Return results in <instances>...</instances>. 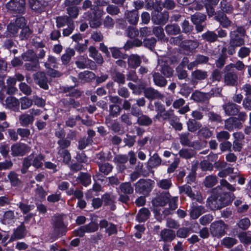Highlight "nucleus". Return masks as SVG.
Returning a JSON list of instances; mask_svg holds the SVG:
<instances>
[{"instance_id": "f257e3e1", "label": "nucleus", "mask_w": 251, "mask_h": 251, "mask_svg": "<svg viewBox=\"0 0 251 251\" xmlns=\"http://www.w3.org/2000/svg\"><path fill=\"white\" fill-rule=\"evenodd\" d=\"M214 193L217 196H211L207 200V206L212 210L222 208L230 203L231 198L230 194L223 193L220 187H217Z\"/></svg>"}, {"instance_id": "f03ea898", "label": "nucleus", "mask_w": 251, "mask_h": 251, "mask_svg": "<svg viewBox=\"0 0 251 251\" xmlns=\"http://www.w3.org/2000/svg\"><path fill=\"white\" fill-rule=\"evenodd\" d=\"M245 30L242 26H236L229 33L230 41L228 53L232 55L235 52V48L243 45L245 43Z\"/></svg>"}, {"instance_id": "7ed1b4c3", "label": "nucleus", "mask_w": 251, "mask_h": 251, "mask_svg": "<svg viewBox=\"0 0 251 251\" xmlns=\"http://www.w3.org/2000/svg\"><path fill=\"white\" fill-rule=\"evenodd\" d=\"M103 11L95 6L93 10L85 13L83 18L88 21L90 25L92 28H96L101 24L100 19L103 15Z\"/></svg>"}, {"instance_id": "20e7f679", "label": "nucleus", "mask_w": 251, "mask_h": 251, "mask_svg": "<svg viewBox=\"0 0 251 251\" xmlns=\"http://www.w3.org/2000/svg\"><path fill=\"white\" fill-rule=\"evenodd\" d=\"M172 61L167 56H161L158 59L157 68L165 76L169 77L172 76L173 69L170 66Z\"/></svg>"}, {"instance_id": "39448f33", "label": "nucleus", "mask_w": 251, "mask_h": 251, "mask_svg": "<svg viewBox=\"0 0 251 251\" xmlns=\"http://www.w3.org/2000/svg\"><path fill=\"white\" fill-rule=\"evenodd\" d=\"M135 188L136 192L148 195L153 188L152 181L150 179H140L135 184Z\"/></svg>"}, {"instance_id": "423d86ee", "label": "nucleus", "mask_w": 251, "mask_h": 251, "mask_svg": "<svg viewBox=\"0 0 251 251\" xmlns=\"http://www.w3.org/2000/svg\"><path fill=\"white\" fill-rule=\"evenodd\" d=\"M25 0H10L6 4V7L13 13L23 14L25 11Z\"/></svg>"}, {"instance_id": "0eeeda50", "label": "nucleus", "mask_w": 251, "mask_h": 251, "mask_svg": "<svg viewBox=\"0 0 251 251\" xmlns=\"http://www.w3.org/2000/svg\"><path fill=\"white\" fill-rule=\"evenodd\" d=\"M226 226L224 222L219 221L213 223L210 226V232L213 236L220 238L226 233Z\"/></svg>"}, {"instance_id": "6e6552de", "label": "nucleus", "mask_w": 251, "mask_h": 251, "mask_svg": "<svg viewBox=\"0 0 251 251\" xmlns=\"http://www.w3.org/2000/svg\"><path fill=\"white\" fill-rule=\"evenodd\" d=\"M44 158V156L42 154L35 155L34 153H31L25 158L30 164V166L32 165L35 168L38 169L42 167Z\"/></svg>"}, {"instance_id": "1a4fd4ad", "label": "nucleus", "mask_w": 251, "mask_h": 251, "mask_svg": "<svg viewBox=\"0 0 251 251\" xmlns=\"http://www.w3.org/2000/svg\"><path fill=\"white\" fill-rule=\"evenodd\" d=\"M224 126L229 131H232L234 129L241 128L242 125L237 118L232 117L225 120Z\"/></svg>"}, {"instance_id": "9d476101", "label": "nucleus", "mask_w": 251, "mask_h": 251, "mask_svg": "<svg viewBox=\"0 0 251 251\" xmlns=\"http://www.w3.org/2000/svg\"><path fill=\"white\" fill-rule=\"evenodd\" d=\"M99 225L100 228L105 229V231L108 236L116 234L117 232L116 225L111 223H108L106 220H101Z\"/></svg>"}, {"instance_id": "9b49d317", "label": "nucleus", "mask_w": 251, "mask_h": 251, "mask_svg": "<svg viewBox=\"0 0 251 251\" xmlns=\"http://www.w3.org/2000/svg\"><path fill=\"white\" fill-rule=\"evenodd\" d=\"M34 80L40 87L45 90L49 89L48 79L46 75L43 72H38L34 75Z\"/></svg>"}, {"instance_id": "f8f14e48", "label": "nucleus", "mask_w": 251, "mask_h": 251, "mask_svg": "<svg viewBox=\"0 0 251 251\" xmlns=\"http://www.w3.org/2000/svg\"><path fill=\"white\" fill-rule=\"evenodd\" d=\"M170 194L169 193L161 194L152 201V203L155 206H164L169 202Z\"/></svg>"}, {"instance_id": "ddd939ff", "label": "nucleus", "mask_w": 251, "mask_h": 251, "mask_svg": "<svg viewBox=\"0 0 251 251\" xmlns=\"http://www.w3.org/2000/svg\"><path fill=\"white\" fill-rule=\"evenodd\" d=\"M53 228L57 235L63 234L66 232V226L63 223L61 217H56L54 220Z\"/></svg>"}, {"instance_id": "4468645a", "label": "nucleus", "mask_w": 251, "mask_h": 251, "mask_svg": "<svg viewBox=\"0 0 251 251\" xmlns=\"http://www.w3.org/2000/svg\"><path fill=\"white\" fill-rule=\"evenodd\" d=\"M191 21L196 25V28L198 32L203 30V25H201L204 22V15L200 13H196L191 17Z\"/></svg>"}, {"instance_id": "2eb2a0df", "label": "nucleus", "mask_w": 251, "mask_h": 251, "mask_svg": "<svg viewBox=\"0 0 251 251\" xmlns=\"http://www.w3.org/2000/svg\"><path fill=\"white\" fill-rule=\"evenodd\" d=\"M98 229V225L95 223L91 222L86 225L81 226L78 231V234L82 236L84 232H94Z\"/></svg>"}, {"instance_id": "dca6fc26", "label": "nucleus", "mask_w": 251, "mask_h": 251, "mask_svg": "<svg viewBox=\"0 0 251 251\" xmlns=\"http://www.w3.org/2000/svg\"><path fill=\"white\" fill-rule=\"evenodd\" d=\"M145 96L148 99H162L164 98L163 94L152 88H148L144 90Z\"/></svg>"}, {"instance_id": "f3484780", "label": "nucleus", "mask_w": 251, "mask_h": 251, "mask_svg": "<svg viewBox=\"0 0 251 251\" xmlns=\"http://www.w3.org/2000/svg\"><path fill=\"white\" fill-rule=\"evenodd\" d=\"M161 239L165 242H171L176 237V232L175 231L170 229H164L160 234Z\"/></svg>"}, {"instance_id": "a211bd4d", "label": "nucleus", "mask_w": 251, "mask_h": 251, "mask_svg": "<svg viewBox=\"0 0 251 251\" xmlns=\"http://www.w3.org/2000/svg\"><path fill=\"white\" fill-rule=\"evenodd\" d=\"M225 113L228 115H235L239 112L240 106L233 103H227L223 105Z\"/></svg>"}, {"instance_id": "6ab92c4d", "label": "nucleus", "mask_w": 251, "mask_h": 251, "mask_svg": "<svg viewBox=\"0 0 251 251\" xmlns=\"http://www.w3.org/2000/svg\"><path fill=\"white\" fill-rule=\"evenodd\" d=\"M169 18L167 12L162 13L157 11L156 14H154L152 16V21L156 24H164L166 22Z\"/></svg>"}, {"instance_id": "aec40b11", "label": "nucleus", "mask_w": 251, "mask_h": 251, "mask_svg": "<svg viewBox=\"0 0 251 251\" xmlns=\"http://www.w3.org/2000/svg\"><path fill=\"white\" fill-rule=\"evenodd\" d=\"M125 15L126 19L130 24L136 25L137 24L139 16L136 10L126 11Z\"/></svg>"}, {"instance_id": "412c9836", "label": "nucleus", "mask_w": 251, "mask_h": 251, "mask_svg": "<svg viewBox=\"0 0 251 251\" xmlns=\"http://www.w3.org/2000/svg\"><path fill=\"white\" fill-rule=\"evenodd\" d=\"M225 76V82L228 85H234L237 83V76L235 73L232 70L230 71H226Z\"/></svg>"}, {"instance_id": "4be33fe9", "label": "nucleus", "mask_w": 251, "mask_h": 251, "mask_svg": "<svg viewBox=\"0 0 251 251\" xmlns=\"http://www.w3.org/2000/svg\"><path fill=\"white\" fill-rule=\"evenodd\" d=\"M188 62V60L187 58H184L182 62L176 68L177 76L179 79H185L187 76L186 71L185 70H183L182 69L186 64H187Z\"/></svg>"}, {"instance_id": "5701e85b", "label": "nucleus", "mask_w": 251, "mask_h": 251, "mask_svg": "<svg viewBox=\"0 0 251 251\" xmlns=\"http://www.w3.org/2000/svg\"><path fill=\"white\" fill-rule=\"evenodd\" d=\"M215 19L219 22L220 25L225 28H227L231 25V22L223 13H218L215 16Z\"/></svg>"}, {"instance_id": "b1692460", "label": "nucleus", "mask_w": 251, "mask_h": 251, "mask_svg": "<svg viewBox=\"0 0 251 251\" xmlns=\"http://www.w3.org/2000/svg\"><path fill=\"white\" fill-rule=\"evenodd\" d=\"M141 63V59L137 54H131L128 57L127 63L130 68L135 69L140 65Z\"/></svg>"}, {"instance_id": "393cba45", "label": "nucleus", "mask_w": 251, "mask_h": 251, "mask_svg": "<svg viewBox=\"0 0 251 251\" xmlns=\"http://www.w3.org/2000/svg\"><path fill=\"white\" fill-rule=\"evenodd\" d=\"M25 146L18 144H15L11 146L12 155L14 156H23L25 153Z\"/></svg>"}, {"instance_id": "a878e982", "label": "nucleus", "mask_w": 251, "mask_h": 251, "mask_svg": "<svg viewBox=\"0 0 251 251\" xmlns=\"http://www.w3.org/2000/svg\"><path fill=\"white\" fill-rule=\"evenodd\" d=\"M58 158L65 164L69 163L71 161V155L67 150L58 149Z\"/></svg>"}, {"instance_id": "bb28decb", "label": "nucleus", "mask_w": 251, "mask_h": 251, "mask_svg": "<svg viewBox=\"0 0 251 251\" xmlns=\"http://www.w3.org/2000/svg\"><path fill=\"white\" fill-rule=\"evenodd\" d=\"M153 33L155 36L158 39L163 42H167L169 40L168 38L165 37V34L164 33V29L161 26H155L152 29Z\"/></svg>"}, {"instance_id": "cd10ccee", "label": "nucleus", "mask_w": 251, "mask_h": 251, "mask_svg": "<svg viewBox=\"0 0 251 251\" xmlns=\"http://www.w3.org/2000/svg\"><path fill=\"white\" fill-rule=\"evenodd\" d=\"M34 120L33 117L28 114H23L19 116V123L23 126H28L33 122Z\"/></svg>"}, {"instance_id": "c85d7f7f", "label": "nucleus", "mask_w": 251, "mask_h": 251, "mask_svg": "<svg viewBox=\"0 0 251 251\" xmlns=\"http://www.w3.org/2000/svg\"><path fill=\"white\" fill-rule=\"evenodd\" d=\"M153 80L156 86L160 87L165 86L167 83V80L159 73H155L153 74Z\"/></svg>"}, {"instance_id": "c756f323", "label": "nucleus", "mask_w": 251, "mask_h": 251, "mask_svg": "<svg viewBox=\"0 0 251 251\" xmlns=\"http://www.w3.org/2000/svg\"><path fill=\"white\" fill-rule=\"evenodd\" d=\"M175 118L176 119V116L174 115L173 110H164L161 114L156 115L154 118V119L160 120L161 119L165 120H170Z\"/></svg>"}, {"instance_id": "7c9ffc66", "label": "nucleus", "mask_w": 251, "mask_h": 251, "mask_svg": "<svg viewBox=\"0 0 251 251\" xmlns=\"http://www.w3.org/2000/svg\"><path fill=\"white\" fill-rule=\"evenodd\" d=\"M165 29L168 35H176L180 32V28L176 24L167 25Z\"/></svg>"}, {"instance_id": "2f4dec72", "label": "nucleus", "mask_w": 251, "mask_h": 251, "mask_svg": "<svg viewBox=\"0 0 251 251\" xmlns=\"http://www.w3.org/2000/svg\"><path fill=\"white\" fill-rule=\"evenodd\" d=\"M70 22H74L69 17L67 16H59L56 18V26L58 28L64 26L65 25H69Z\"/></svg>"}, {"instance_id": "473e14b6", "label": "nucleus", "mask_w": 251, "mask_h": 251, "mask_svg": "<svg viewBox=\"0 0 251 251\" xmlns=\"http://www.w3.org/2000/svg\"><path fill=\"white\" fill-rule=\"evenodd\" d=\"M18 100L16 98L9 96L5 100V106L6 108L14 110L19 105Z\"/></svg>"}, {"instance_id": "72a5a7b5", "label": "nucleus", "mask_w": 251, "mask_h": 251, "mask_svg": "<svg viewBox=\"0 0 251 251\" xmlns=\"http://www.w3.org/2000/svg\"><path fill=\"white\" fill-rule=\"evenodd\" d=\"M150 214V212L148 208H142L139 211L136 219L138 222H143L149 218Z\"/></svg>"}, {"instance_id": "f704fd0d", "label": "nucleus", "mask_w": 251, "mask_h": 251, "mask_svg": "<svg viewBox=\"0 0 251 251\" xmlns=\"http://www.w3.org/2000/svg\"><path fill=\"white\" fill-rule=\"evenodd\" d=\"M156 185L160 189L168 190L172 186V182L171 179H162L156 180Z\"/></svg>"}, {"instance_id": "c9c22d12", "label": "nucleus", "mask_w": 251, "mask_h": 251, "mask_svg": "<svg viewBox=\"0 0 251 251\" xmlns=\"http://www.w3.org/2000/svg\"><path fill=\"white\" fill-rule=\"evenodd\" d=\"M75 51L73 49H67L65 53H64L61 56V60L64 64H68L70 61L72 56H74Z\"/></svg>"}, {"instance_id": "e433bc0d", "label": "nucleus", "mask_w": 251, "mask_h": 251, "mask_svg": "<svg viewBox=\"0 0 251 251\" xmlns=\"http://www.w3.org/2000/svg\"><path fill=\"white\" fill-rule=\"evenodd\" d=\"M161 162V160L157 153H154L148 160V163L150 167L156 168L159 166Z\"/></svg>"}, {"instance_id": "4c0bfd02", "label": "nucleus", "mask_w": 251, "mask_h": 251, "mask_svg": "<svg viewBox=\"0 0 251 251\" xmlns=\"http://www.w3.org/2000/svg\"><path fill=\"white\" fill-rule=\"evenodd\" d=\"M78 76L80 79L85 81H90L96 78L95 74L89 71H85L79 73Z\"/></svg>"}, {"instance_id": "58836bf2", "label": "nucleus", "mask_w": 251, "mask_h": 251, "mask_svg": "<svg viewBox=\"0 0 251 251\" xmlns=\"http://www.w3.org/2000/svg\"><path fill=\"white\" fill-rule=\"evenodd\" d=\"M121 192L125 194H131L133 193L134 189L130 182H126L121 184L120 185Z\"/></svg>"}, {"instance_id": "ea45409f", "label": "nucleus", "mask_w": 251, "mask_h": 251, "mask_svg": "<svg viewBox=\"0 0 251 251\" xmlns=\"http://www.w3.org/2000/svg\"><path fill=\"white\" fill-rule=\"evenodd\" d=\"M88 61H90L89 59L86 56L81 55L77 57V60L75 61V64L77 68L84 69L87 67V64Z\"/></svg>"}, {"instance_id": "a19ab883", "label": "nucleus", "mask_w": 251, "mask_h": 251, "mask_svg": "<svg viewBox=\"0 0 251 251\" xmlns=\"http://www.w3.org/2000/svg\"><path fill=\"white\" fill-rule=\"evenodd\" d=\"M245 65L242 61L238 60L235 64L230 63L227 65L225 68V70L226 71H230L232 70L234 68H235L238 71H242L245 68Z\"/></svg>"}, {"instance_id": "79ce46f5", "label": "nucleus", "mask_w": 251, "mask_h": 251, "mask_svg": "<svg viewBox=\"0 0 251 251\" xmlns=\"http://www.w3.org/2000/svg\"><path fill=\"white\" fill-rule=\"evenodd\" d=\"M81 183L85 186H87L91 182V176L87 173H81L77 177Z\"/></svg>"}, {"instance_id": "37998d69", "label": "nucleus", "mask_w": 251, "mask_h": 251, "mask_svg": "<svg viewBox=\"0 0 251 251\" xmlns=\"http://www.w3.org/2000/svg\"><path fill=\"white\" fill-rule=\"evenodd\" d=\"M7 177L12 186H18L20 184L21 181L18 178L17 174L15 172H10L8 174Z\"/></svg>"}, {"instance_id": "c03bdc74", "label": "nucleus", "mask_w": 251, "mask_h": 251, "mask_svg": "<svg viewBox=\"0 0 251 251\" xmlns=\"http://www.w3.org/2000/svg\"><path fill=\"white\" fill-rule=\"evenodd\" d=\"M188 130L191 132H194L201 126L200 122L196 121L195 119H190L187 122Z\"/></svg>"}, {"instance_id": "a18cd8bd", "label": "nucleus", "mask_w": 251, "mask_h": 251, "mask_svg": "<svg viewBox=\"0 0 251 251\" xmlns=\"http://www.w3.org/2000/svg\"><path fill=\"white\" fill-rule=\"evenodd\" d=\"M203 208L201 205L194 206L190 212L191 217L193 219H197L201 214Z\"/></svg>"}, {"instance_id": "49530a36", "label": "nucleus", "mask_w": 251, "mask_h": 251, "mask_svg": "<svg viewBox=\"0 0 251 251\" xmlns=\"http://www.w3.org/2000/svg\"><path fill=\"white\" fill-rule=\"evenodd\" d=\"M196 154L195 151L191 149H181L179 151V155L185 158H190L193 157Z\"/></svg>"}, {"instance_id": "de8ad7c7", "label": "nucleus", "mask_w": 251, "mask_h": 251, "mask_svg": "<svg viewBox=\"0 0 251 251\" xmlns=\"http://www.w3.org/2000/svg\"><path fill=\"white\" fill-rule=\"evenodd\" d=\"M137 123L139 125L148 126L152 123V120L147 115H142L138 117Z\"/></svg>"}, {"instance_id": "09e8293b", "label": "nucleus", "mask_w": 251, "mask_h": 251, "mask_svg": "<svg viewBox=\"0 0 251 251\" xmlns=\"http://www.w3.org/2000/svg\"><path fill=\"white\" fill-rule=\"evenodd\" d=\"M100 171L104 175H107L112 171V166L109 163H104L99 164Z\"/></svg>"}, {"instance_id": "8fccbe9b", "label": "nucleus", "mask_w": 251, "mask_h": 251, "mask_svg": "<svg viewBox=\"0 0 251 251\" xmlns=\"http://www.w3.org/2000/svg\"><path fill=\"white\" fill-rule=\"evenodd\" d=\"M180 194L184 193L190 198H194V193L192 192L191 187L189 185H184L178 187Z\"/></svg>"}, {"instance_id": "3c124183", "label": "nucleus", "mask_w": 251, "mask_h": 251, "mask_svg": "<svg viewBox=\"0 0 251 251\" xmlns=\"http://www.w3.org/2000/svg\"><path fill=\"white\" fill-rule=\"evenodd\" d=\"M237 243V240L235 238L226 237L223 239L222 244L227 248H230Z\"/></svg>"}, {"instance_id": "603ef678", "label": "nucleus", "mask_w": 251, "mask_h": 251, "mask_svg": "<svg viewBox=\"0 0 251 251\" xmlns=\"http://www.w3.org/2000/svg\"><path fill=\"white\" fill-rule=\"evenodd\" d=\"M25 64V69L29 71H36L39 69V64L38 60L29 61Z\"/></svg>"}, {"instance_id": "864d4df0", "label": "nucleus", "mask_w": 251, "mask_h": 251, "mask_svg": "<svg viewBox=\"0 0 251 251\" xmlns=\"http://www.w3.org/2000/svg\"><path fill=\"white\" fill-rule=\"evenodd\" d=\"M22 58L25 61L37 60L35 53L32 50H28L22 54Z\"/></svg>"}, {"instance_id": "5fc2aeb1", "label": "nucleus", "mask_w": 251, "mask_h": 251, "mask_svg": "<svg viewBox=\"0 0 251 251\" xmlns=\"http://www.w3.org/2000/svg\"><path fill=\"white\" fill-rule=\"evenodd\" d=\"M238 237L240 241L244 244H249L251 242V235L249 233H240L238 234Z\"/></svg>"}, {"instance_id": "6e6d98bb", "label": "nucleus", "mask_w": 251, "mask_h": 251, "mask_svg": "<svg viewBox=\"0 0 251 251\" xmlns=\"http://www.w3.org/2000/svg\"><path fill=\"white\" fill-rule=\"evenodd\" d=\"M25 227L22 223L14 231V236L17 239H21L25 236Z\"/></svg>"}, {"instance_id": "4d7b16f0", "label": "nucleus", "mask_w": 251, "mask_h": 251, "mask_svg": "<svg viewBox=\"0 0 251 251\" xmlns=\"http://www.w3.org/2000/svg\"><path fill=\"white\" fill-rule=\"evenodd\" d=\"M57 59L53 56L50 55L48 57V62L45 63V66L47 69L50 68H57Z\"/></svg>"}, {"instance_id": "13d9d810", "label": "nucleus", "mask_w": 251, "mask_h": 251, "mask_svg": "<svg viewBox=\"0 0 251 251\" xmlns=\"http://www.w3.org/2000/svg\"><path fill=\"white\" fill-rule=\"evenodd\" d=\"M33 103V100L27 97H23L21 99L22 109H26L30 107Z\"/></svg>"}, {"instance_id": "bf43d9fd", "label": "nucleus", "mask_w": 251, "mask_h": 251, "mask_svg": "<svg viewBox=\"0 0 251 251\" xmlns=\"http://www.w3.org/2000/svg\"><path fill=\"white\" fill-rule=\"evenodd\" d=\"M17 205L19 207L21 211L25 214L28 213L34 208V206L33 205H28L22 202H19Z\"/></svg>"}, {"instance_id": "052dcab7", "label": "nucleus", "mask_w": 251, "mask_h": 251, "mask_svg": "<svg viewBox=\"0 0 251 251\" xmlns=\"http://www.w3.org/2000/svg\"><path fill=\"white\" fill-rule=\"evenodd\" d=\"M121 108L120 106L116 104H112L109 106V113L113 117H117L120 114Z\"/></svg>"}, {"instance_id": "680f3d73", "label": "nucleus", "mask_w": 251, "mask_h": 251, "mask_svg": "<svg viewBox=\"0 0 251 251\" xmlns=\"http://www.w3.org/2000/svg\"><path fill=\"white\" fill-rule=\"evenodd\" d=\"M230 137V134L226 131L218 132L216 134V138L219 142L228 140Z\"/></svg>"}, {"instance_id": "e2e57ef3", "label": "nucleus", "mask_w": 251, "mask_h": 251, "mask_svg": "<svg viewBox=\"0 0 251 251\" xmlns=\"http://www.w3.org/2000/svg\"><path fill=\"white\" fill-rule=\"evenodd\" d=\"M113 79L114 81L118 83L119 84H123L125 82V75L119 72H116L113 75Z\"/></svg>"}, {"instance_id": "0e129e2a", "label": "nucleus", "mask_w": 251, "mask_h": 251, "mask_svg": "<svg viewBox=\"0 0 251 251\" xmlns=\"http://www.w3.org/2000/svg\"><path fill=\"white\" fill-rule=\"evenodd\" d=\"M217 182L215 176H209L205 179V186L208 187H211L215 185Z\"/></svg>"}, {"instance_id": "69168bd1", "label": "nucleus", "mask_w": 251, "mask_h": 251, "mask_svg": "<svg viewBox=\"0 0 251 251\" xmlns=\"http://www.w3.org/2000/svg\"><path fill=\"white\" fill-rule=\"evenodd\" d=\"M15 218L14 212L12 210L6 211L4 214L3 220L7 224H10L13 222Z\"/></svg>"}, {"instance_id": "338daca9", "label": "nucleus", "mask_w": 251, "mask_h": 251, "mask_svg": "<svg viewBox=\"0 0 251 251\" xmlns=\"http://www.w3.org/2000/svg\"><path fill=\"white\" fill-rule=\"evenodd\" d=\"M189 233V229L187 227H183L179 228L176 231V235L179 238H186Z\"/></svg>"}, {"instance_id": "774afa93", "label": "nucleus", "mask_w": 251, "mask_h": 251, "mask_svg": "<svg viewBox=\"0 0 251 251\" xmlns=\"http://www.w3.org/2000/svg\"><path fill=\"white\" fill-rule=\"evenodd\" d=\"M251 225L250 220L247 218H243L239 221L238 223V226L243 229H247Z\"/></svg>"}]
</instances>
